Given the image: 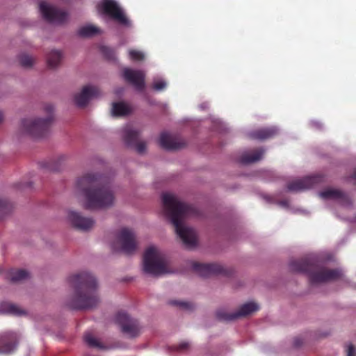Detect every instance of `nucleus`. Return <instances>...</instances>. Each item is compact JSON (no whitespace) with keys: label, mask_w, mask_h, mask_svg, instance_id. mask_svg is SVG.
<instances>
[{"label":"nucleus","mask_w":356,"mask_h":356,"mask_svg":"<svg viewBox=\"0 0 356 356\" xmlns=\"http://www.w3.org/2000/svg\"><path fill=\"white\" fill-rule=\"evenodd\" d=\"M277 133V129L275 127L261 128L254 130L250 133V137L257 140H266L273 138Z\"/></svg>","instance_id":"obj_20"},{"label":"nucleus","mask_w":356,"mask_h":356,"mask_svg":"<svg viewBox=\"0 0 356 356\" xmlns=\"http://www.w3.org/2000/svg\"><path fill=\"white\" fill-rule=\"evenodd\" d=\"M165 87H166V83L164 81H156L153 83V86H152V88L155 90H158V91L165 89Z\"/></svg>","instance_id":"obj_34"},{"label":"nucleus","mask_w":356,"mask_h":356,"mask_svg":"<svg viewBox=\"0 0 356 356\" xmlns=\"http://www.w3.org/2000/svg\"><path fill=\"white\" fill-rule=\"evenodd\" d=\"M10 279L13 282L24 280L29 277L28 271L23 269L13 270L10 272Z\"/></svg>","instance_id":"obj_27"},{"label":"nucleus","mask_w":356,"mask_h":356,"mask_svg":"<svg viewBox=\"0 0 356 356\" xmlns=\"http://www.w3.org/2000/svg\"><path fill=\"white\" fill-rule=\"evenodd\" d=\"M193 271L197 273L200 276L207 277L213 275H224L230 276L232 274V269H227L222 266L211 263L202 264L199 262H193L192 264Z\"/></svg>","instance_id":"obj_10"},{"label":"nucleus","mask_w":356,"mask_h":356,"mask_svg":"<svg viewBox=\"0 0 356 356\" xmlns=\"http://www.w3.org/2000/svg\"><path fill=\"white\" fill-rule=\"evenodd\" d=\"M302 343V341L299 339H296L294 340V345L297 347L300 346Z\"/></svg>","instance_id":"obj_37"},{"label":"nucleus","mask_w":356,"mask_h":356,"mask_svg":"<svg viewBox=\"0 0 356 356\" xmlns=\"http://www.w3.org/2000/svg\"><path fill=\"white\" fill-rule=\"evenodd\" d=\"M13 210V204L6 200L0 199V219Z\"/></svg>","instance_id":"obj_29"},{"label":"nucleus","mask_w":356,"mask_h":356,"mask_svg":"<svg viewBox=\"0 0 356 356\" xmlns=\"http://www.w3.org/2000/svg\"><path fill=\"white\" fill-rule=\"evenodd\" d=\"M19 61L20 65L24 67H31L34 63V59L27 54L19 55Z\"/></svg>","instance_id":"obj_31"},{"label":"nucleus","mask_w":356,"mask_h":356,"mask_svg":"<svg viewBox=\"0 0 356 356\" xmlns=\"http://www.w3.org/2000/svg\"><path fill=\"white\" fill-rule=\"evenodd\" d=\"M352 178L356 181V169L355 170V171L352 175Z\"/></svg>","instance_id":"obj_39"},{"label":"nucleus","mask_w":356,"mask_h":356,"mask_svg":"<svg viewBox=\"0 0 356 356\" xmlns=\"http://www.w3.org/2000/svg\"><path fill=\"white\" fill-rule=\"evenodd\" d=\"M116 323L120 326L121 331L129 338L140 335L141 326L137 319L131 317L124 312H119L115 317Z\"/></svg>","instance_id":"obj_8"},{"label":"nucleus","mask_w":356,"mask_h":356,"mask_svg":"<svg viewBox=\"0 0 356 356\" xmlns=\"http://www.w3.org/2000/svg\"><path fill=\"white\" fill-rule=\"evenodd\" d=\"M62 58L61 53L59 51L53 50L47 55V64L51 68L57 67Z\"/></svg>","instance_id":"obj_25"},{"label":"nucleus","mask_w":356,"mask_h":356,"mask_svg":"<svg viewBox=\"0 0 356 356\" xmlns=\"http://www.w3.org/2000/svg\"><path fill=\"white\" fill-rule=\"evenodd\" d=\"M264 154V149L262 148L257 149L250 153L243 154L240 157L239 161L243 164L254 163L261 159Z\"/></svg>","instance_id":"obj_21"},{"label":"nucleus","mask_w":356,"mask_h":356,"mask_svg":"<svg viewBox=\"0 0 356 356\" xmlns=\"http://www.w3.org/2000/svg\"><path fill=\"white\" fill-rule=\"evenodd\" d=\"M190 348V344L188 342H182L179 346H177L175 348L177 351L179 352H185L188 350Z\"/></svg>","instance_id":"obj_35"},{"label":"nucleus","mask_w":356,"mask_h":356,"mask_svg":"<svg viewBox=\"0 0 356 356\" xmlns=\"http://www.w3.org/2000/svg\"><path fill=\"white\" fill-rule=\"evenodd\" d=\"M346 352L347 356H356V349L353 344H349L348 346Z\"/></svg>","instance_id":"obj_36"},{"label":"nucleus","mask_w":356,"mask_h":356,"mask_svg":"<svg viewBox=\"0 0 356 356\" xmlns=\"http://www.w3.org/2000/svg\"><path fill=\"white\" fill-rule=\"evenodd\" d=\"M162 202L166 215L175 227V232L187 248L195 247L197 235L195 230L184 224L186 218L197 214L195 207L180 202L172 194L163 193Z\"/></svg>","instance_id":"obj_2"},{"label":"nucleus","mask_w":356,"mask_h":356,"mask_svg":"<svg viewBox=\"0 0 356 356\" xmlns=\"http://www.w3.org/2000/svg\"><path fill=\"white\" fill-rule=\"evenodd\" d=\"M159 144L163 149L168 150L179 149L184 147L186 145L183 139L173 138L165 132L161 134Z\"/></svg>","instance_id":"obj_19"},{"label":"nucleus","mask_w":356,"mask_h":356,"mask_svg":"<svg viewBox=\"0 0 356 356\" xmlns=\"http://www.w3.org/2000/svg\"><path fill=\"white\" fill-rule=\"evenodd\" d=\"M0 312L15 316L25 314V312L15 304L3 302L0 305Z\"/></svg>","instance_id":"obj_23"},{"label":"nucleus","mask_w":356,"mask_h":356,"mask_svg":"<svg viewBox=\"0 0 356 356\" xmlns=\"http://www.w3.org/2000/svg\"><path fill=\"white\" fill-rule=\"evenodd\" d=\"M100 51L108 60H114L115 58V51L108 47L102 46L100 47Z\"/></svg>","instance_id":"obj_32"},{"label":"nucleus","mask_w":356,"mask_h":356,"mask_svg":"<svg viewBox=\"0 0 356 356\" xmlns=\"http://www.w3.org/2000/svg\"><path fill=\"white\" fill-rule=\"evenodd\" d=\"M17 334L6 332L0 335V354L12 353L17 346Z\"/></svg>","instance_id":"obj_18"},{"label":"nucleus","mask_w":356,"mask_h":356,"mask_svg":"<svg viewBox=\"0 0 356 356\" xmlns=\"http://www.w3.org/2000/svg\"><path fill=\"white\" fill-rule=\"evenodd\" d=\"M3 115L1 111H0V123L3 121Z\"/></svg>","instance_id":"obj_38"},{"label":"nucleus","mask_w":356,"mask_h":356,"mask_svg":"<svg viewBox=\"0 0 356 356\" xmlns=\"http://www.w3.org/2000/svg\"><path fill=\"white\" fill-rule=\"evenodd\" d=\"M320 195L323 199L339 200L343 202L348 200V195L340 190L327 189L322 191Z\"/></svg>","instance_id":"obj_22"},{"label":"nucleus","mask_w":356,"mask_h":356,"mask_svg":"<svg viewBox=\"0 0 356 356\" xmlns=\"http://www.w3.org/2000/svg\"><path fill=\"white\" fill-rule=\"evenodd\" d=\"M83 339L85 343L91 348H97L99 349H103L104 346L100 341H99L90 332L86 333Z\"/></svg>","instance_id":"obj_28"},{"label":"nucleus","mask_w":356,"mask_h":356,"mask_svg":"<svg viewBox=\"0 0 356 356\" xmlns=\"http://www.w3.org/2000/svg\"><path fill=\"white\" fill-rule=\"evenodd\" d=\"M131 113L130 108L123 102H114L112 107L113 116H124Z\"/></svg>","instance_id":"obj_24"},{"label":"nucleus","mask_w":356,"mask_h":356,"mask_svg":"<svg viewBox=\"0 0 356 356\" xmlns=\"http://www.w3.org/2000/svg\"><path fill=\"white\" fill-rule=\"evenodd\" d=\"M44 109L48 115L47 118L33 120L23 119L22 120L21 127L24 134L34 138H42L49 133L53 121L54 107L51 104H48L45 105Z\"/></svg>","instance_id":"obj_5"},{"label":"nucleus","mask_w":356,"mask_h":356,"mask_svg":"<svg viewBox=\"0 0 356 356\" xmlns=\"http://www.w3.org/2000/svg\"><path fill=\"white\" fill-rule=\"evenodd\" d=\"M129 55L130 58L133 60L140 61V60H142L144 59L143 53L140 51H138V50H134V49L129 50Z\"/></svg>","instance_id":"obj_33"},{"label":"nucleus","mask_w":356,"mask_h":356,"mask_svg":"<svg viewBox=\"0 0 356 356\" xmlns=\"http://www.w3.org/2000/svg\"><path fill=\"white\" fill-rule=\"evenodd\" d=\"M143 270L153 275L168 273L164 257L154 247L148 248L144 253Z\"/></svg>","instance_id":"obj_6"},{"label":"nucleus","mask_w":356,"mask_h":356,"mask_svg":"<svg viewBox=\"0 0 356 356\" xmlns=\"http://www.w3.org/2000/svg\"><path fill=\"white\" fill-rule=\"evenodd\" d=\"M140 131L127 124L122 129V138L124 143L131 147H134L138 153L143 154L146 149L145 141H139Z\"/></svg>","instance_id":"obj_11"},{"label":"nucleus","mask_w":356,"mask_h":356,"mask_svg":"<svg viewBox=\"0 0 356 356\" xmlns=\"http://www.w3.org/2000/svg\"><path fill=\"white\" fill-rule=\"evenodd\" d=\"M99 95V90L96 86H86L83 88L81 92L74 96V102L79 107L83 108L94 97Z\"/></svg>","instance_id":"obj_16"},{"label":"nucleus","mask_w":356,"mask_h":356,"mask_svg":"<svg viewBox=\"0 0 356 356\" xmlns=\"http://www.w3.org/2000/svg\"><path fill=\"white\" fill-rule=\"evenodd\" d=\"M76 188L84 196L87 209H105L113 204L114 194L104 176L86 174L78 179Z\"/></svg>","instance_id":"obj_1"},{"label":"nucleus","mask_w":356,"mask_h":356,"mask_svg":"<svg viewBox=\"0 0 356 356\" xmlns=\"http://www.w3.org/2000/svg\"><path fill=\"white\" fill-rule=\"evenodd\" d=\"M68 218L74 227L82 231L89 230L95 223L92 218L84 217L80 213L73 211L69 212Z\"/></svg>","instance_id":"obj_17"},{"label":"nucleus","mask_w":356,"mask_h":356,"mask_svg":"<svg viewBox=\"0 0 356 356\" xmlns=\"http://www.w3.org/2000/svg\"><path fill=\"white\" fill-rule=\"evenodd\" d=\"M114 251H122L127 254H133L137 248V242L134 232L128 228H122L117 240L112 245Z\"/></svg>","instance_id":"obj_7"},{"label":"nucleus","mask_w":356,"mask_h":356,"mask_svg":"<svg viewBox=\"0 0 356 356\" xmlns=\"http://www.w3.org/2000/svg\"><path fill=\"white\" fill-rule=\"evenodd\" d=\"M40 10L43 18L50 23L62 24L67 19V13L65 11L50 6L45 2L40 3Z\"/></svg>","instance_id":"obj_13"},{"label":"nucleus","mask_w":356,"mask_h":356,"mask_svg":"<svg viewBox=\"0 0 356 356\" xmlns=\"http://www.w3.org/2000/svg\"><path fill=\"white\" fill-rule=\"evenodd\" d=\"M69 282L74 290V296L67 302L70 309H91L99 305L98 283L92 274L82 271L71 275Z\"/></svg>","instance_id":"obj_3"},{"label":"nucleus","mask_w":356,"mask_h":356,"mask_svg":"<svg viewBox=\"0 0 356 356\" xmlns=\"http://www.w3.org/2000/svg\"><path fill=\"white\" fill-rule=\"evenodd\" d=\"M289 267L293 272L308 275L311 284L335 281L343 275L339 269H330L311 262L307 259L293 260L290 262Z\"/></svg>","instance_id":"obj_4"},{"label":"nucleus","mask_w":356,"mask_h":356,"mask_svg":"<svg viewBox=\"0 0 356 356\" xmlns=\"http://www.w3.org/2000/svg\"><path fill=\"white\" fill-rule=\"evenodd\" d=\"M324 181V177L321 175H314L307 176L302 179H296L289 182L287 184L289 191L299 192L306 189L311 188L316 184Z\"/></svg>","instance_id":"obj_14"},{"label":"nucleus","mask_w":356,"mask_h":356,"mask_svg":"<svg viewBox=\"0 0 356 356\" xmlns=\"http://www.w3.org/2000/svg\"><path fill=\"white\" fill-rule=\"evenodd\" d=\"M171 305L179 307L183 310L192 311L194 309L195 306L192 302L179 301V300H170L169 302Z\"/></svg>","instance_id":"obj_30"},{"label":"nucleus","mask_w":356,"mask_h":356,"mask_svg":"<svg viewBox=\"0 0 356 356\" xmlns=\"http://www.w3.org/2000/svg\"><path fill=\"white\" fill-rule=\"evenodd\" d=\"M102 13L118 22L120 24L130 27L131 24L124 15L118 3L113 0H104L100 5Z\"/></svg>","instance_id":"obj_9"},{"label":"nucleus","mask_w":356,"mask_h":356,"mask_svg":"<svg viewBox=\"0 0 356 356\" xmlns=\"http://www.w3.org/2000/svg\"><path fill=\"white\" fill-rule=\"evenodd\" d=\"M259 309V305L253 302H247L243 305L238 311L233 313H227L222 309H219L216 312V318L222 321H231L237 319L240 317L246 316L251 314L254 312Z\"/></svg>","instance_id":"obj_12"},{"label":"nucleus","mask_w":356,"mask_h":356,"mask_svg":"<svg viewBox=\"0 0 356 356\" xmlns=\"http://www.w3.org/2000/svg\"><path fill=\"white\" fill-rule=\"evenodd\" d=\"M123 77L128 83H131L138 91H143L145 88V74L140 70H134L125 68L123 70Z\"/></svg>","instance_id":"obj_15"},{"label":"nucleus","mask_w":356,"mask_h":356,"mask_svg":"<svg viewBox=\"0 0 356 356\" xmlns=\"http://www.w3.org/2000/svg\"><path fill=\"white\" fill-rule=\"evenodd\" d=\"M100 33L99 29L92 25H88L81 27L78 34L81 37H91Z\"/></svg>","instance_id":"obj_26"}]
</instances>
